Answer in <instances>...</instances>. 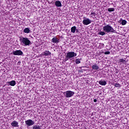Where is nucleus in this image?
<instances>
[{
  "instance_id": "nucleus-23",
  "label": "nucleus",
  "mask_w": 129,
  "mask_h": 129,
  "mask_svg": "<svg viewBox=\"0 0 129 129\" xmlns=\"http://www.w3.org/2000/svg\"><path fill=\"white\" fill-rule=\"evenodd\" d=\"M108 12H109L110 13L111 12H114V8H108Z\"/></svg>"
},
{
  "instance_id": "nucleus-11",
  "label": "nucleus",
  "mask_w": 129,
  "mask_h": 129,
  "mask_svg": "<svg viewBox=\"0 0 129 129\" xmlns=\"http://www.w3.org/2000/svg\"><path fill=\"white\" fill-rule=\"evenodd\" d=\"M126 58H121L118 59V63H121V64H126Z\"/></svg>"
},
{
  "instance_id": "nucleus-28",
  "label": "nucleus",
  "mask_w": 129,
  "mask_h": 129,
  "mask_svg": "<svg viewBox=\"0 0 129 129\" xmlns=\"http://www.w3.org/2000/svg\"><path fill=\"white\" fill-rule=\"evenodd\" d=\"M76 33H78V29H76Z\"/></svg>"
},
{
  "instance_id": "nucleus-14",
  "label": "nucleus",
  "mask_w": 129,
  "mask_h": 129,
  "mask_svg": "<svg viewBox=\"0 0 129 129\" xmlns=\"http://www.w3.org/2000/svg\"><path fill=\"white\" fill-rule=\"evenodd\" d=\"M96 13H95V11H92L91 13L90 14V17L91 18H94L96 17Z\"/></svg>"
},
{
  "instance_id": "nucleus-19",
  "label": "nucleus",
  "mask_w": 129,
  "mask_h": 129,
  "mask_svg": "<svg viewBox=\"0 0 129 129\" xmlns=\"http://www.w3.org/2000/svg\"><path fill=\"white\" fill-rule=\"evenodd\" d=\"M114 86H115L116 88H119L121 87V85L119 83H115L114 84Z\"/></svg>"
},
{
  "instance_id": "nucleus-13",
  "label": "nucleus",
  "mask_w": 129,
  "mask_h": 129,
  "mask_svg": "<svg viewBox=\"0 0 129 129\" xmlns=\"http://www.w3.org/2000/svg\"><path fill=\"white\" fill-rule=\"evenodd\" d=\"M99 84H100V85H102V86H105V85L107 84V83L105 81L101 80L99 81Z\"/></svg>"
},
{
  "instance_id": "nucleus-5",
  "label": "nucleus",
  "mask_w": 129,
  "mask_h": 129,
  "mask_svg": "<svg viewBox=\"0 0 129 129\" xmlns=\"http://www.w3.org/2000/svg\"><path fill=\"white\" fill-rule=\"evenodd\" d=\"M25 123L26 124H27V126H31L32 125H34V124H35V122L32 119H28V120H25Z\"/></svg>"
},
{
  "instance_id": "nucleus-16",
  "label": "nucleus",
  "mask_w": 129,
  "mask_h": 129,
  "mask_svg": "<svg viewBox=\"0 0 129 129\" xmlns=\"http://www.w3.org/2000/svg\"><path fill=\"white\" fill-rule=\"evenodd\" d=\"M92 68L94 70H98V69H99V67H98V66H97V64H95L92 66Z\"/></svg>"
},
{
  "instance_id": "nucleus-8",
  "label": "nucleus",
  "mask_w": 129,
  "mask_h": 129,
  "mask_svg": "<svg viewBox=\"0 0 129 129\" xmlns=\"http://www.w3.org/2000/svg\"><path fill=\"white\" fill-rule=\"evenodd\" d=\"M11 125L12 126H13V127H19V123L16 120L13 121Z\"/></svg>"
},
{
  "instance_id": "nucleus-15",
  "label": "nucleus",
  "mask_w": 129,
  "mask_h": 129,
  "mask_svg": "<svg viewBox=\"0 0 129 129\" xmlns=\"http://www.w3.org/2000/svg\"><path fill=\"white\" fill-rule=\"evenodd\" d=\"M8 83L11 86H15V85L17 84L16 81H14V80L11 81V82H9Z\"/></svg>"
},
{
  "instance_id": "nucleus-3",
  "label": "nucleus",
  "mask_w": 129,
  "mask_h": 129,
  "mask_svg": "<svg viewBox=\"0 0 129 129\" xmlns=\"http://www.w3.org/2000/svg\"><path fill=\"white\" fill-rule=\"evenodd\" d=\"M74 92L72 91H67L63 93V94L66 95V97L67 98H69L70 97H72L73 95H74Z\"/></svg>"
},
{
  "instance_id": "nucleus-2",
  "label": "nucleus",
  "mask_w": 129,
  "mask_h": 129,
  "mask_svg": "<svg viewBox=\"0 0 129 129\" xmlns=\"http://www.w3.org/2000/svg\"><path fill=\"white\" fill-rule=\"evenodd\" d=\"M20 41L25 46H30L32 42L29 40V38L26 37H20Z\"/></svg>"
},
{
  "instance_id": "nucleus-9",
  "label": "nucleus",
  "mask_w": 129,
  "mask_h": 129,
  "mask_svg": "<svg viewBox=\"0 0 129 129\" xmlns=\"http://www.w3.org/2000/svg\"><path fill=\"white\" fill-rule=\"evenodd\" d=\"M52 43H54L56 44H58L59 43V38H57V37H54L51 40Z\"/></svg>"
},
{
  "instance_id": "nucleus-21",
  "label": "nucleus",
  "mask_w": 129,
  "mask_h": 129,
  "mask_svg": "<svg viewBox=\"0 0 129 129\" xmlns=\"http://www.w3.org/2000/svg\"><path fill=\"white\" fill-rule=\"evenodd\" d=\"M98 34V35H100L101 36H104V35H105V32L100 31Z\"/></svg>"
},
{
  "instance_id": "nucleus-25",
  "label": "nucleus",
  "mask_w": 129,
  "mask_h": 129,
  "mask_svg": "<svg viewBox=\"0 0 129 129\" xmlns=\"http://www.w3.org/2000/svg\"><path fill=\"white\" fill-rule=\"evenodd\" d=\"M105 55H109L110 54V52L109 51H106L104 52Z\"/></svg>"
},
{
  "instance_id": "nucleus-4",
  "label": "nucleus",
  "mask_w": 129,
  "mask_h": 129,
  "mask_svg": "<svg viewBox=\"0 0 129 129\" xmlns=\"http://www.w3.org/2000/svg\"><path fill=\"white\" fill-rule=\"evenodd\" d=\"M76 56H77V54L73 51L69 52L67 54V57L70 59H71V58H73Z\"/></svg>"
},
{
  "instance_id": "nucleus-26",
  "label": "nucleus",
  "mask_w": 129,
  "mask_h": 129,
  "mask_svg": "<svg viewBox=\"0 0 129 129\" xmlns=\"http://www.w3.org/2000/svg\"><path fill=\"white\" fill-rule=\"evenodd\" d=\"M70 59L69 57H67V55L66 56V58L64 59L65 61H68Z\"/></svg>"
},
{
  "instance_id": "nucleus-22",
  "label": "nucleus",
  "mask_w": 129,
  "mask_h": 129,
  "mask_svg": "<svg viewBox=\"0 0 129 129\" xmlns=\"http://www.w3.org/2000/svg\"><path fill=\"white\" fill-rule=\"evenodd\" d=\"M33 129H41V127L39 125H36L33 127Z\"/></svg>"
},
{
  "instance_id": "nucleus-12",
  "label": "nucleus",
  "mask_w": 129,
  "mask_h": 129,
  "mask_svg": "<svg viewBox=\"0 0 129 129\" xmlns=\"http://www.w3.org/2000/svg\"><path fill=\"white\" fill-rule=\"evenodd\" d=\"M55 5L56 7H57V8L62 7V4L61 3V2L59 1H56L55 2Z\"/></svg>"
},
{
  "instance_id": "nucleus-18",
  "label": "nucleus",
  "mask_w": 129,
  "mask_h": 129,
  "mask_svg": "<svg viewBox=\"0 0 129 129\" xmlns=\"http://www.w3.org/2000/svg\"><path fill=\"white\" fill-rule=\"evenodd\" d=\"M24 32L26 34H29V33H30V29H29V28H26L24 29Z\"/></svg>"
},
{
  "instance_id": "nucleus-7",
  "label": "nucleus",
  "mask_w": 129,
  "mask_h": 129,
  "mask_svg": "<svg viewBox=\"0 0 129 129\" xmlns=\"http://www.w3.org/2000/svg\"><path fill=\"white\" fill-rule=\"evenodd\" d=\"M83 24L85 26H87L88 25H89V24H91V21L88 18L87 19H84L83 21Z\"/></svg>"
},
{
  "instance_id": "nucleus-10",
  "label": "nucleus",
  "mask_w": 129,
  "mask_h": 129,
  "mask_svg": "<svg viewBox=\"0 0 129 129\" xmlns=\"http://www.w3.org/2000/svg\"><path fill=\"white\" fill-rule=\"evenodd\" d=\"M40 55H41V57H43L44 55L48 56V55H51V52H50V51H49L46 50V51L42 52V53H41Z\"/></svg>"
},
{
  "instance_id": "nucleus-17",
  "label": "nucleus",
  "mask_w": 129,
  "mask_h": 129,
  "mask_svg": "<svg viewBox=\"0 0 129 129\" xmlns=\"http://www.w3.org/2000/svg\"><path fill=\"white\" fill-rule=\"evenodd\" d=\"M75 32H76V26H73L71 28V32L74 33Z\"/></svg>"
},
{
  "instance_id": "nucleus-27",
  "label": "nucleus",
  "mask_w": 129,
  "mask_h": 129,
  "mask_svg": "<svg viewBox=\"0 0 129 129\" xmlns=\"http://www.w3.org/2000/svg\"><path fill=\"white\" fill-rule=\"evenodd\" d=\"M94 102H97V100L96 99H94Z\"/></svg>"
},
{
  "instance_id": "nucleus-20",
  "label": "nucleus",
  "mask_w": 129,
  "mask_h": 129,
  "mask_svg": "<svg viewBox=\"0 0 129 129\" xmlns=\"http://www.w3.org/2000/svg\"><path fill=\"white\" fill-rule=\"evenodd\" d=\"M126 23H127L126 20H122L121 22L122 26H124V25H126Z\"/></svg>"
},
{
  "instance_id": "nucleus-6",
  "label": "nucleus",
  "mask_w": 129,
  "mask_h": 129,
  "mask_svg": "<svg viewBox=\"0 0 129 129\" xmlns=\"http://www.w3.org/2000/svg\"><path fill=\"white\" fill-rule=\"evenodd\" d=\"M13 54L15 56H22V55H23V51H22L21 50L16 51L13 50Z\"/></svg>"
},
{
  "instance_id": "nucleus-24",
  "label": "nucleus",
  "mask_w": 129,
  "mask_h": 129,
  "mask_svg": "<svg viewBox=\"0 0 129 129\" xmlns=\"http://www.w3.org/2000/svg\"><path fill=\"white\" fill-rule=\"evenodd\" d=\"M81 63V61H80V59L77 58L76 59V64H80Z\"/></svg>"
},
{
  "instance_id": "nucleus-1",
  "label": "nucleus",
  "mask_w": 129,
  "mask_h": 129,
  "mask_svg": "<svg viewBox=\"0 0 129 129\" xmlns=\"http://www.w3.org/2000/svg\"><path fill=\"white\" fill-rule=\"evenodd\" d=\"M103 30L105 33H115V30L112 27L107 24L103 27Z\"/></svg>"
}]
</instances>
